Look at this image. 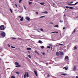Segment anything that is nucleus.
Instances as JSON below:
<instances>
[{
  "label": "nucleus",
  "instance_id": "6ab92c4d",
  "mask_svg": "<svg viewBox=\"0 0 78 78\" xmlns=\"http://www.w3.org/2000/svg\"><path fill=\"white\" fill-rule=\"evenodd\" d=\"M64 69L66 70H67V67H66L63 68V69Z\"/></svg>",
  "mask_w": 78,
  "mask_h": 78
},
{
  "label": "nucleus",
  "instance_id": "1a4fd4ad",
  "mask_svg": "<svg viewBox=\"0 0 78 78\" xmlns=\"http://www.w3.org/2000/svg\"><path fill=\"white\" fill-rule=\"evenodd\" d=\"M76 66H74V68H73V70L74 71H75V70H76Z\"/></svg>",
  "mask_w": 78,
  "mask_h": 78
},
{
  "label": "nucleus",
  "instance_id": "680f3d73",
  "mask_svg": "<svg viewBox=\"0 0 78 78\" xmlns=\"http://www.w3.org/2000/svg\"><path fill=\"white\" fill-rule=\"evenodd\" d=\"M35 63H36V64H37V62H36Z\"/></svg>",
  "mask_w": 78,
  "mask_h": 78
},
{
  "label": "nucleus",
  "instance_id": "a18cd8bd",
  "mask_svg": "<svg viewBox=\"0 0 78 78\" xmlns=\"http://www.w3.org/2000/svg\"><path fill=\"white\" fill-rule=\"evenodd\" d=\"M63 30H65V29H66V27H63Z\"/></svg>",
  "mask_w": 78,
  "mask_h": 78
},
{
  "label": "nucleus",
  "instance_id": "bf43d9fd",
  "mask_svg": "<svg viewBox=\"0 0 78 78\" xmlns=\"http://www.w3.org/2000/svg\"><path fill=\"white\" fill-rule=\"evenodd\" d=\"M52 23V24H53V23Z\"/></svg>",
  "mask_w": 78,
  "mask_h": 78
},
{
  "label": "nucleus",
  "instance_id": "de8ad7c7",
  "mask_svg": "<svg viewBox=\"0 0 78 78\" xmlns=\"http://www.w3.org/2000/svg\"><path fill=\"white\" fill-rule=\"evenodd\" d=\"M42 53L44 55H45V53H44V52H43V53Z\"/></svg>",
  "mask_w": 78,
  "mask_h": 78
},
{
  "label": "nucleus",
  "instance_id": "9d476101",
  "mask_svg": "<svg viewBox=\"0 0 78 78\" xmlns=\"http://www.w3.org/2000/svg\"><path fill=\"white\" fill-rule=\"evenodd\" d=\"M34 73L36 76H37V72L36 71H34Z\"/></svg>",
  "mask_w": 78,
  "mask_h": 78
},
{
  "label": "nucleus",
  "instance_id": "c756f323",
  "mask_svg": "<svg viewBox=\"0 0 78 78\" xmlns=\"http://www.w3.org/2000/svg\"><path fill=\"white\" fill-rule=\"evenodd\" d=\"M40 30L41 31H44V29H43V28H41L40 29Z\"/></svg>",
  "mask_w": 78,
  "mask_h": 78
},
{
  "label": "nucleus",
  "instance_id": "37998d69",
  "mask_svg": "<svg viewBox=\"0 0 78 78\" xmlns=\"http://www.w3.org/2000/svg\"><path fill=\"white\" fill-rule=\"evenodd\" d=\"M46 66H48V63H46Z\"/></svg>",
  "mask_w": 78,
  "mask_h": 78
},
{
  "label": "nucleus",
  "instance_id": "c85d7f7f",
  "mask_svg": "<svg viewBox=\"0 0 78 78\" xmlns=\"http://www.w3.org/2000/svg\"><path fill=\"white\" fill-rule=\"evenodd\" d=\"M11 78H16V77L14 76H11Z\"/></svg>",
  "mask_w": 78,
  "mask_h": 78
},
{
  "label": "nucleus",
  "instance_id": "423d86ee",
  "mask_svg": "<svg viewBox=\"0 0 78 78\" xmlns=\"http://www.w3.org/2000/svg\"><path fill=\"white\" fill-rule=\"evenodd\" d=\"M26 20H27L28 21H30V17L27 16L26 18Z\"/></svg>",
  "mask_w": 78,
  "mask_h": 78
},
{
  "label": "nucleus",
  "instance_id": "e433bc0d",
  "mask_svg": "<svg viewBox=\"0 0 78 78\" xmlns=\"http://www.w3.org/2000/svg\"><path fill=\"white\" fill-rule=\"evenodd\" d=\"M60 22L61 23H62V22H63V21L62 20H60Z\"/></svg>",
  "mask_w": 78,
  "mask_h": 78
},
{
  "label": "nucleus",
  "instance_id": "4be33fe9",
  "mask_svg": "<svg viewBox=\"0 0 78 78\" xmlns=\"http://www.w3.org/2000/svg\"><path fill=\"white\" fill-rule=\"evenodd\" d=\"M27 50H31V48H27Z\"/></svg>",
  "mask_w": 78,
  "mask_h": 78
},
{
  "label": "nucleus",
  "instance_id": "864d4df0",
  "mask_svg": "<svg viewBox=\"0 0 78 78\" xmlns=\"http://www.w3.org/2000/svg\"><path fill=\"white\" fill-rule=\"evenodd\" d=\"M51 50H52V47H51Z\"/></svg>",
  "mask_w": 78,
  "mask_h": 78
},
{
  "label": "nucleus",
  "instance_id": "bb28decb",
  "mask_svg": "<svg viewBox=\"0 0 78 78\" xmlns=\"http://www.w3.org/2000/svg\"><path fill=\"white\" fill-rule=\"evenodd\" d=\"M43 17H45V16H40L39 17V18H43Z\"/></svg>",
  "mask_w": 78,
  "mask_h": 78
},
{
  "label": "nucleus",
  "instance_id": "dca6fc26",
  "mask_svg": "<svg viewBox=\"0 0 78 78\" xmlns=\"http://www.w3.org/2000/svg\"><path fill=\"white\" fill-rule=\"evenodd\" d=\"M54 27H57V28H58L59 27V26H58V25H55L54 26Z\"/></svg>",
  "mask_w": 78,
  "mask_h": 78
},
{
  "label": "nucleus",
  "instance_id": "2eb2a0df",
  "mask_svg": "<svg viewBox=\"0 0 78 78\" xmlns=\"http://www.w3.org/2000/svg\"><path fill=\"white\" fill-rule=\"evenodd\" d=\"M42 13H43L44 14H47L48 13V12L47 11H45L44 12H42Z\"/></svg>",
  "mask_w": 78,
  "mask_h": 78
},
{
  "label": "nucleus",
  "instance_id": "0e129e2a",
  "mask_svg": "<svg viewBox=\"0 0 78 78\" xmlns=\"http://www.w3.org/2000/svg\"><path fill=\"white\" fill-rule=\"evenodd\" d=\"M65 11H66V9H65Z\"/></svg>",
  "mask_w": 78,
  "mask_h": 78
},
{
  "label": "nucleus",
  "instance_id": "f3484780",
  "mask_svg": "<svg viewBox=\"0 0 78 78\" xmlns=\"http://www.w3.org/2000/svg\"><path fill=\"white\" fill-rule=\"evenodd\" d=\"M31 37L32 38H35V36H34L33 35H32L31 36Z\"/></svg>",
  "mask_w": 78,
  "mask_h": 78
},
{
  "label": "nucleus",
  "instance_id": "20e7f679",
  "mask_svg": "<svg viewBox=\"0 0 78 78\" xmlns=\"http://www.w3.org/2000/svg\"><path fill=\"white\" fill-rule=\"evenodd\" d=\"M6 34L5 32H2L1 34V36H2V37H5Z\"/></svg>",
  "mask_w": 78,
  "mask_h": 78
},
{
  "label": "nucleus",
  "instance_id": "2f4dec72",
  "mask_svg": "<svg viewBox=\"0 0 78 78\" xmlns=\"http://www.w3.org/2000/svg\"><path fill=\"white\" fill-rule=\"evenodd\" d=\"M47 48H51L50 47V46H48L47 47Z\"/></svg>",
  "mask_w": 78,
  "mask_h": 78
},
{
  "label": "nucleus",
  "instance_id": "09e8293b",
  "mask_svg": "<svg viewBox=\"0 0 78 78\" xmlns=\"http://www.w3.org/2000/svg\"><path fill=\"white\" fill-rule=\"evenodd\" d=\"M50 76V75L48 74V77H49Z\"/></svg>",
  "mask_w": 78,
  "mask_h": 78
},
{
  "label": "nucleus",
  "instance_id": "6e6d98bb",
  "mask_svg": "<svg viewBox=\"0 0 78 78\" xmlns=\"http://www.w3.org/2000/svg\"><path fill=\"white\" fill-rule=\"evenodd\" d=\"M19 17L20 18H21V16H20Z\"/></svg>",
  "mask_w": 78,
  "mask_h": 78
},
{
  "label": "nucleus",
  "instance_id": "a878e982",
  "mask_svg": "<svg viewBox=\"0 0 78 78\" xmlns=\"http://www.w3.org/2000/svg\"><path fill=\"white\" fill-rule=\"evenodd\" d=\"M16 67H20V65H18V66H16Z\"/></svg>",
  "mask_w": 78,
  "mask_h": 78
},
{
  "label": "nucleus",
  "instance_id": "f03ea898",
  "mask_svg": "<svg viewBox=\"0 0 78 78\" xmlns=\"http://www.w3.org/2000/svg\"><path fill=\"white\" fill-rule=\"evenodd\" d=\"M58 44L59 45H61V46H64L65 45V42L64 41H62Z\"/></svg>",
  "mask_w": 78,
  "mask_h": 78
},
{
  "label": "nucleus",
  "instance_id": "72a5a7b5",
  "mask_svg": "<svg viewBox=\"0 0 78 78\" xmlns=\"http://www.w3.org/2000/svg\"><path fill=\"white\" fill-rule=\"evenodd\" d=\"M77 48H76V47H75L74 48V50H76Z\"/></svg>",
  "mask_w": 78,
  "mask_h": 78
},
{
  "label": "nucleus",
  "instance_id": "412c9836",
  "mask_svg": "<svg viewBox=\"0 0 78 78\" xmlns=\"http://www.w3.org/2000/svg\"><path fill=\"white\" fill-rule=\"evenodd\" d=\"M23 18L22 17L20 19V21H23Z\"/></svg>",
  "mask_w": 78,
  "mask_h": 78
},
{
  "label": "nucleus",
  "instance_id": "aec40b11",
  "mask_svg": "<svg viewBox=\"0 0 78 78\" xmlns=\"http://www.w3.org/2000/svg\"><path fill=\"white\" fill-rule=\"evenodd\" d=\"M61 75H64V76H66V75H67V74L65 73H62L61 74Z\"/></svg>",
  "mask_w": 78,
  "mask_h": 78
},
{
  "label": "nucleus",
  "instance_id": "3c124183",
  "mask_svg": "<svg viewBox=\"0 0 78 78\" xmlns=\"http://www.w3.org/2000/svg\"><path fill=\"white\" fill-rule=\"evenodd\" d=\"M73 3V2H69V3Z\"/></svg>",
  "mask_w": 78,
  "mask_h": 78
},
{
  "label": "nucleus",
  "instance_id": "ddd939ff",
  "mask_svg": "<svg viewBox=\"0 0 78 78\" xmlns=\"http://www.w3.org/2000/svg\"><path fill=\"white\" fill-rule=\"evenodd\" d=\"M51 33H55V34H58V32H52Z\"/></svg>",
  "mask_w": 78,
  "mask_h": 78
},
{
  "label": "nucleus",
  "instance_id": "0eeeda50",
  "mask_svg": "<svg viewBox=\"0 0 78 78\" xmlns=\"http://www.w3.org/2000/svg\"><path fill=\"white\" fill-rule=\"evenodd\" d=\"M78 2H76L75 4H69V5H74V6L76 5L77 4H78Z\"/></svg>",
  "mask_w": 78,
  "mask_h": 78
},
{
  "label": "nucleus",
  "instance_id": "f8f14e48",
  "mask_svg": "<svg viewBox=\"0 0 78 78\" xmlns=\"http://www.w3.org/2000/svg\"><path fill=\"white\" fill-rule=\"evenodd\" d=\"M38 42L40 43V44H42L43 43V42L42 41L40 40L38 41Z\"/></svg>",
  "mask_w": 78,
  "mask_h": 78
},
{
  "label": "nucleus",
  "instance_id": "13d9d810",
  "mask_svg": "<svg viewBox=\"0 0 78 78\" xmlns=\"http://www.w3.org/2000/svg\"><path fill=\"white\" fill-rule=\"evenodd\" d=\"M76 78H78V76H76Z\"/></svg>",
  "mask_w": 78,
  "mask_h": 78
},
{
  "label": "nucleus",
  "instance_id": "6e6552de",
  "mask_svg": "<svg viewBox=\"0 0 78 78\" xmlns=\"http://www.w3.org/2000/svg\"><path fill=\"white\" fill-rule=\"evenodd\" d=\"M69 59V57L67 56L65 57V60H66V59Z\"/></svg>",
  "mask_w": 78,
  "mask_h": 78
},
{
  "label": "nucleus",
  "instance_id": "7c9ffc66",
  "mask_svg": "<svg viewBox=\"0 0 78 78\" xmlns=\"http://www.w3.org/2000/svg\"><path fill=\"white\" fill-rule=\"evenodd\" d=\"M15 64L16 65H19V63L17 62H15Z\"/></svg>",
  "mask_w": 78,
  "mask_h": 78
},
{
  "label": "nucleus",
  "instance_id": "052dcab7",
  "mask_svg": "<svg viewBox=\"0 0 78 78\" xmlns=\"http://www.w3.org/2000/svg\"><path fill=\"white\" fill-rule=\"evenodd\" d=\"M30 1H32V0H29Z\"/></svg>",
  "mask_w": 78,
  "mask_h": 78
},
{
  "label": "nucleus",
  "instance_id": "4468645a",
  "mask_svg": "<svg viewBox=\"0 0 78 78\" xmlns=\"http://www.w3.org/2000/svg\"><path fill=\"white\" fill-rule=\"evenodd\" d=\"M59 52H56V56H58L59 55Z\"/></svg>",
  "mask_w": 78,
  "mask_h": 78
},
{
  "label": "nucleus",
  "instance_id": "c03bdc74",
  "mask_svg": "<svg viewBox=\"0 0 78 78\" xmlns=\"http://www.w3.org/2000/svg\"><path fill=\"white\" fill-rule=\"evenodd\" d=\"M12 39H16V38H12Z\"/></svg>",
  "mask_w": 78,
  "mask_h": 78
},
{
  "label": "nucleus",
  "instance_id": "a211bd4d",
  "mask_svg": "<svg viewBox=\"0 0 78 78\" xmlns=\"http://www.w3.org/2000/svg\"><path fill=\"white\" fill-rule=\"evenodd\" d=\"M41 5H44L45 3L44 2H42L40 3Z\"/></svg>",
  "mask_w": 78,
  "mask_h": 78
},
{
  "label": "nucleus",
  "instance_id": "cd10ccee",
  "mask_svg": "<svg viewBox=\"0 0 78 78\" xmlns=\"http://www.w3.org/2000/svg\"><path fill=\"white\" fill-rule=\"evenodd\" d=\"M10 11L12 13V9H10Z\"/></svg>",
  "mask_w": 78,
  "mask_h": 78
},
{
  "label": "nucleus",
  "instance_id": "4d7b16f0",
  "mask_svg": "<svg viewBox=\"0 0 78 78\" xmlns=\"http://www.w3.org/2000/svg\"><path fill=\"white\" fill-rule=\"evenodd\" d=\"M15 5H16V7H17V4H16Z\"/></svg>",
  "mask_w": 78,
  "mask_h": 78
},
{
  "label": "nucleus",
  "instance_id": "69168bd1",
  "mask_svg": "<svg viewBox=\"0 0 78 78\" xmlns=\"http://www.w3.org/2000/svg\"><path fill=\"white\" fill-rule=\"evenodd\" d=\"M64 16H65V15H64Z\"/></svg>",
  "mask_w": 78,
  "mask_h": 78
},
{
  "label": "nucleus",
  "instance_id": "e2e57ef3",
  "mask_svg": "<svg viewBox=\"0 0 78 78\" xmlns=\"http://www.w3.org/2000/svg\"><path fill=\"white\" fill-rule=\"evenodd\" d=\"M0 60H1V58H0Z\"/></svg>",
  "mask_w": 78,
  "mask_h": 78
},
{
  "label": "nucleus",
  "instance_id": "f704fd0d",
  "mask_svg": "<svg viewBox=\"0 0 78 78\" xmlns=\"http://www.w3.org/2000/svg\"><path fill=\"white\" fill-rule=\"evenodd\" d=\"M22 1V0H20L19 1V3H21V2Z\"/></svg>",
  "mask_w": 78,
  "mask_h": 78
},
{
  "label": "nucleus",
  "instance_id": "774afa93",
  "mask_svg": "<svg viewBox=\"0 0 78 78\" xmlns=\"http://www.w3.org/2000/svg\"><path fill=\"white\" fill-rule=\"evenodd\" d=\"M54 66H55V65H54Z\"/></svg>",
  "mask_w": 78,
  "mask_h": 78
},
{
  "label": "nucleus",
  "instance_id": "39448f33",
  "mask_svg": "<svg viewBox=\"0 0 78 78\" xmlns=\"http://www.w3.org/2000/svg\"><path fill=\"white\" fill-rule=\"evenodd\" d=\"M52 6L53 7H55L56 8H57V6L55 5V3H53V4L52 5Z\"/></svg>",
  "mask_w": 78,
  "mask_h": 78
},
{
  "label": "nucleus",
  "instance_id": "5701e85b",
  "mask_svg": "<svg viewBox=\"0 0 78 78\" xmlns=\"http://www.w3.org/2000/svg\"><path fill=\"white\" fill-rule=\"evenodd\" d=\"M69 9H74V8L70 7H69Z\"/></svg>",
  "mask_w": 78,
  "mask_h": 78
},
{
  "label": "nucleus",
  "instance_id": "58836bf2",
  "mask_svg": "<svg viewBox=\"0 0 78 78\" xmlns=\"http://www.w3.org/2000/svg\"><path fill=\"white\" fill-rule=\"evenodd\" d=\"M8 47H11V46H10V45H9V44H8Z\"/></svg>",
  "mask_w": 78,
  "mask_h": 78
},
{
  "label": "nucleus",
  "instance_id": "9b49d317",
  "mask_svg": "<svg viewBox=\"0 0 78 78\" xmlns=\"http://www.w3.org/2000/svg\"><path fill=\"white\" fill-rule=\"evenodd\" d=\"M60 55H64V53L63 52H60Z\"/></svg>",
  "mask_w": 78,
  "mask_h": 78
},
{
  "label": "nucleus",
  "instance_id": "a19ab883",
  "mask_svg": "<svg viewBox=\"0 0 78 78\" xmlns=\"http://www.w3.org/2000/svg\"><path fill=\"white\" fill-rule=\"evenodd\" d=\"M16 74H19V73L17 72H16Z\"/></svg>",
  "mask_w": 78,
  "mask_h": 78
},
{
  "label": "nucleus",
  "instance_id": "603ef678",
  "mask_svg": "<svg viewBox=\"0 0 78 78\" xmlns=\"http://www.w3.org/2000/svg\"><path fill=\"white\" fill-rule=\"evenodd\" d=\"M49 45H50V46H51V44H49Z\"/></svg>",
  "mask_w": 78,
  "mask_h": 78
},
{
  "label": "nucleus",
  "instance_id": "393cba45",
  "mask_svg": "<svg viewBox=\"0 0 78 78\" xmlns=\"http://www.w3.org/2000/svg\"><path fill=\"white\" fill-rule=\"evenodd\" d=\"M35 53H37V55H39V53H38L37 51H35Z\"/></svg>",
  "mask_w": 78,
  "mask_h": 78
},
{
  "label": "nucleus",
  "instance_id": "f257e3e1",
  "mask_svg": "<svg viewBox=\"0 0 78 78\" xmlns=\"http://www.w3.org/2000/svg\"><path fill=\"white\" fill-rule=\"evenodd\" d=\"M26 76L27 77H29V74L27 72H25V74L24 76V78H26Z\"/></svg>",
  "mask_w": 78,
  "mask_h": 78
},
{
  "label": "nucleus",
  "instance_id": "8fccbe9b",
  "mask_svg": "<svg viewBox=\"0 0 78 78\" xmlns=\"http://www.w3.org/2000/svg\"><path fill=\"white\" fill-rule=\"evenodd\" d=\"M36 13L37 14H38V12H36Z\"/></svg>",
  "mask_w": 78,
  "mask_h": 78
},
{
  "label": "nucleus",
  "instance_id": "7ed1b4c3",
  "mask_svg": "<svg viewBox=\"0 0 78 78\" xmlns=\"http://www.w3.org/2000/svg\"><path fill=\"white\" fill-rule=\"evenodd\" d=\"M0 29L1 30H5V27L4 25H1L0 27Z\"/></svg>",
  "mask_w": 78,
  "mask_h": 78
},
{
  "label": "nucleus",
  "instance_id": "ea45409f",
  "mask_svg": "<svg viewBox=\"0 0 78 78\" xmlns=\"http://www.w3.org/2000/svg\"><path fill=\"white\" fill-rule=\"evenodd\" d=\"M11 48H15V47H14L13 46H11Z\"/></svg>",
  "mask_w": 78,
  "mask_h": 78
},
{
  "label": "nucleus",
  "instance_id": "4c0bfd02",
  "mask_svg": "<svg viewBox=\"0 0 78 78\" xmlns=\"http://www.w3.org/2000/svg\"><path fill=\"white\" fill-rule=\"evenodd\" d=\"M28 56L29 58H31V56H30V55H28Z\"/></svg>",
  "mask_w": 78,
  "mask_h": 78
},
{
  "label": "nucleus",
  "instance_id": "b1692460",
  "mask_svg": "<svg viewBox=\"0 0 78 78\" xmlns=\"http://www.w3.org/2000/svg\"><path fill=\"white\" fill-rule=\"evenodd\" d=\"M76 31V30H75V29H74V31L72 32V34H73V33H75Z\"/></svg>",
  "mask_w": 78,
  "mask_h": 78
},
{
  "label": "nucleus",
  "instance_id": "338daca9",
  "mask_svg": "<svg viewBox=\"0 0 78 78\" xmlns=\"http://www.w3.org/2000/svg\"><path fill=\"white\" fill-rule=\"evenodd\" d=\"M54 66H55V65H54Z\"/></svg>",
  "mask_w": 78,
  "mask_h": 78
},
{
  "label": "nucleus",
  "instance_id": "473e14b6",
  "mask_svg": "<svg viewBox=\"0 0 78 78\" xmlns=\"http://www.w3.org/2000/svg\"><path fill=\"white\" fill-rule=\"evenodd\" d=\"M41 48L42 49H43V48H44V46H41Z\"/></svg>",
  "mask_w": 78,
  "mask_h": 78
},
{
  "label": "nucleus",
  "instance_id": "c9c22d12",
  "mask_svg": "<svg viewBox=\"0 0 78 78\" xmlns=\"http://www.w3.org/2000/svg\"><path fill=\"white\" fill-rule=\"evenodd\" d=\"M32 4V2H29V5H31V4Z\"/></svg>",
  "mask_w": 78,
  "mask_h": 78
},
{
  "label": "nucleus",
  "instance_id": "49530a36",
  "mask_svg": "<svg viewBox=\"0 0 78 78\" xmlns=\"http://www.w3.org/2000/svg\"><path fill=\"white\" fill-rule=\"evenodd\" d=\"M24 9H26V7L25 6H24Z\"/></svg>",
  "mask_w": 78,
  "mask_h": 78
},
{
  "label": "nucleus",
  "instance_id": "5fc2aeb1",
  "mask_svg": "<svg viewBox=\"0 0 78 78\" xmlns=\"http://www.w3.org/2000/svg\"><path fill=\"white\" fill-rule=\"evenodd\" d=\"M56 37H54V38H56Z\"/></svg>",
  "mask_w": 78,
  "mask_h": 78
},
{
  "label": "nucleus",
  "instance_id": "79ce46f5",
  "mask_svg": "<svg viewBox=\"0 0 78 78\" xmlns=\"http://www.w3.org/2000/svg\"><path fill=\"white\" fill-rule=\"evenodd\" d=\"M66 8H67V9H68L69 8V6H66Z\"/></svg>",
  "mask_w": 78,
  "mask_h": 78
}]
</instances>
